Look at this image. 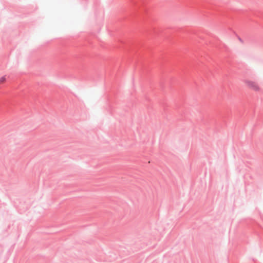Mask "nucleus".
<instances>
[{
  "mask_svg": "<svg viewBox=\"0 0 263 263\" xmlns=\"http://www.w3.org/2000/svg\"><path fill=\"white\" fill-rule=\"evenodd\" d=\"M248 86L251 88L252 89H253V90H255V91H257L259 90V87L257 85V84L252 82V81H248L246 82Z\"/></svg>",
  "mask_w": 263,
  "mask_h": 263,
  "instance_id": "nucleus-1",
  "label": "nucleus"
},
{
  "mask_svg": "<svg viewBox=\"0 0 263 263\" xmlns=\"http://www.w3.org/2000/svg\"><path fill=\"white\" fill-rule=\"evenodd\" d=\"M6 80V77L3 76L0 78V82L3 83Z\"/></svg>",
  "mask_w": 263,
  "mask_h": 263,
  "instance_id": "nucleus-2",
  "label": "nucleus"
},
{
  "mask_svg": "<svg viewBox=\"0 0 263 263\" xmlns=\"http://www.w3.org/2000/svg\"><path fill=\"white\" fill-rule=\"evenodd\" d=\"M239 40L240 41V42H242V40L241 38L239 37Z\"/></svg>",
  "mask_w": 263,
  "mask_h": 263,
  "instance_id": "nucleus-3",
  "label": "nucleus"
},
{
  "mask_svg": "<svg viewBox=\"0 0 263 263\" xmlns=\"http://www.w3.org/2000/svg\"><path fill=\"white\" fill-rule=\"evenodd\" d=\"M143 11H146V9L145 8H143Z\"/></svg>",
  "mask_w": 263,
  "mask_h": 263,
  "instance_id": "nucleus-4",
  "label": "nucleus"
}]
</instances>
